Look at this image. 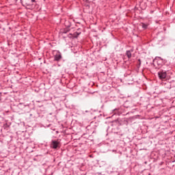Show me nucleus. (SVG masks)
<instances>
[{"label":"nucleus","mask_w":175,"mask_h":175,"mask_svg":"<svg viewBox=\"0 0 175 175\" xmlns=\"http://www.w3.org/2000/svg\"><path fill=\"white\" fill-rule=\"evenodd\" d=\"M51 147L54 150H56V148H59V147H61L59 139H53L51 141Z\"/></svg>","instance_id":"f257e3e1"},{"label":"nucleus","mask_w":175,"mask_h":175,"mask_svg":"<svg viewBox=\"0 0 175 175\" xmlns=\"http://www.w3.org/2000/svg\"><path fill=\"white\" fill-rule=\"evenodd\" d=\"M158 76L160 80H165L167 77V72L163 71V70H160L158 72Z\"/></svg>","instance_id":"f03ea898"},{"label":"nucleus","mask_w":175,"mask_h":175,"mask_svg":"<svg viewBox=\"0 0 175 175\" xmlns=\"http://www.w3.org/2000/svg\"><path fill=\"white\" fill-rule=\"evenodd\" d=\"M172 69V67L170 66V63H164L162 66V69L161 70H163L164 72H169Z\"/></svg>","instance_id":"7ed1b4c3"},{"label":"nucleus","mask_w":175,"mask_h":175,"mask_svg":"<svg viewBox=\"0 0 175 175\" xmlns=\"http://www.w3.org/2000/svg\"><path fill=\"white\" fill-rule=\"evenodd\" d=\"M23 6L27 8V6H31L32 5L31 0H21Z\"/></svg>","instance_id":"20e7f679"},{"label":"nucleus","mask_w":175,"mask_h":175,"mask_svg":"<svg viewBox=\"0 0 175 175\" xmlns=\"http://www.w3.org/2000/svg\"><path fill=\"white\" fill-rule=\"evenodd\" d=\"M62 58V55L58 51L54 56V61H59Z\"/></svg>","instance_id":"39448f33"},{"label":"nucleus","mask_w":175,"mask_h":175,"mask_svg":"<svg viewBox=\"0 0 175 175\" xmlns=\"http://www.w3.org/2000/svg\"><path fill=\"white\" fill-rule=\"evenodd\" d=\"M133 52V49L126 51V55L129 59L132 58V53Z\"/></svg>","instance_id":"423d86ee"},{"label":"nucleus","mask_w":175,"mask_h":175,"mask_svg":"<svg viewBox=\"0 0 175 175\" xmlns=\"http://www.w3.org/2000/svg\"><path fill=\"white\" fill-rule=\"evenodd\" d=\"M165 88H167V90H170L172 88V84L170 82H167L165 83Z\"/></svg>","instance_id":"0eeeda50"},{"label":"nucleus","mask_w":175,"mask_h":175,"mask_svg":"<svg viewBox=\"0 0 175 175\" xmlns=\"http://www.w3.org/2000/svg\"><path fill=\"white\" fill-rule=\"evenodd\" d=\"M18 107H19V109H24V107H25V105H24L23 103H21L18 105Z\"/></svg>","instance_id":"6e6552de"},{"label":"nucleus","mask_w":175,"mask_h":175,"mask_svg":"<svg viewBox=\"0 0 175 175\" xmlns=\"http://www.w3.org/2000/svg\"><path fill=\"white\" fill-rule=\"evenodd\" d=\"M142 28H144V29H147L148 25L145 23H142Z\"/></svg>","instance_id":"1a4fd4ad"},{"label":"nucleus","mask_w":175,"mask_h":175,"mask_svg":"<svg viewBox=\"0 0 175 175\" xmlns=\"http://www.w3.org/2000/svg\"><path fill=\"white\" fill-rule=\"evenodd\" d=\"M80 33H81V32H75L74 33V38H77V36H79V35H80Z\"/></svg>","instance_id":"9d476101"},{"label":"nucleus","mask_w":175,"mask_h":175,"mask_svg":"<svg viewBox=\"0 0 175 175\" xmlns=\"http://www.w3.org/2000/svg\"><path fill=\"white\" fill-rule=\"evenodd\" d=\"M68 32H69V30L68 29H64V31H63V33H67Z\"/></svg>","instance_id":"9b49d317"},{"label":"nucleus","mask_w":175,"mask_h":175,"mask_svg":"<svg viewBox=\"0 0 175 175\" xmlns=\"http://www.w3.org/2000/svg\"><path fill=\"white\" fill-rule=\"evenodd\" d=\"M138 61L139 62V65H142V60L140 59H139Z\"/></svg>","instance_id":"f8f14e48"},{"label":"nucleus","mask_w":175,"mask_h":175,"mask_svg":"<svg viewBox=\"0 0 175 175\" xmlns=\"http://www.w3.org/2000/svg\"><path fill=\"white\" fill-rule=\"evenodd\" d=\"M31 3L35 2V0H31Z\"/></svg>","instance_id":"ddd939ff"}]
</instances>
